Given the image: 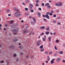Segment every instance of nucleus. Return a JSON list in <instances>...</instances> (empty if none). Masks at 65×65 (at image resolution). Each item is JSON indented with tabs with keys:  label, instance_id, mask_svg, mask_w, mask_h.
Here are the masks:
<instances>
[{
	"label": "nucleus",
	"instance_id": "37",
	"mask_svg": "<svg viewBox=\"0 0 65 65\" xmlns=\"http://www.w3.org/2000/svg\"><path fill=\"white\" fill-rule=\"evenodd\" d=\"M7 12H9V11H10V10L8 9L7 10Z\"/></svg>",
	"mask_w": 65,
	"mask_h": 65
},
{
	"label": "nucleus",
	"instance_id": "39",
	"mask_svg": "<svg viewBox=\"0 0 65 65\" xmlns=\"http://www.w3.org/2000/svg\"><path fill=\"white\" fill-rule=\"evenodd\" d=\"M15 11H19V9L17 8Z\"/></svg>",
	"mask_w": 65,
	"mask_h": 65
},
{
	"label": "nucleus",
	"instance_id": "32",
	"mask_svg": "<svg viewBox=\"0 0 65 65\" xmlns=\"http://www.w3.org/2000/svg\"><path fill=\"white\" fill-rule=\"evenodd\" d=\"M43 20L44 22H46V19L45 18L43 19Z\"/></svg>",
	"mask_w": 65,
	"mask_h": 65
},
{
	"label": "nucleus",
	"instance_id": "47",
	"mask_svg": "<svg viewBox=\"0 0 65 65\" xmlns=\"http://www.w3.org/2000/svg\"><path fill=\"white\" fill-rule=\"evenodd\" d=\"M53 34L54 35H56V32H54L53 33Z\"/></svg>",
	"mask_w": 65,
	"mask_h": 65
},
{
	"label": "nucleus",
	"instance_id": "22",
	"mask_svg": "<svg viewBox=\"0 0 65 65\" xmlns=\"http://www.w3.org/2000/svg\"><path fill=\"white\" fill-rule=\"evenodd\" d=\"M42 40L43 41H45V40H46V39L44 38H42Z\"/></svg>",
	"mask_w": 65,
	"mask_h": 65
},
{
	"label": "nucleus",
	"instance_id": "46",
	"mask_svg": "<svg viewBox=\"0 0 65 65\" xmlns=\"http://www.w3.org/2000/svg\"><path fill=\"white\" fill-rule=\"evenodd\" d=\"M50 15H53V13H50Z\"/></svg>",
	"mask_w": 65,
	"mask_h": 65
},
{
	"label": "nucleus",
	"instance_id": "18",
	"mask_svg": "<svg viewBox=\"0 0 65 65\" xmlns=\"http://www.w3.org/2000/svg\"><path fill=\"white\" fill-rule=\"evenodd\" d=\"M17 40H18V39H17L16 38H15L13 40V41H14V42H15L16 41H17Z\"/></svg>",
	"mask_w": 65,
	"mask_h": 65
},
{
	"label": "nucleus",
	"instance_id": "30",
	"mask_svg": "<svg viewBox=\"0 0 65 65\" xmlns=\"http://www.w3.org/2000/svg\"><path fill=\"white\" fill-rule=\"evenodd\" d=\"M10 48H13V45H11L9 46Z\"/></svg>",
	"mask_w": 65,
	"mask_h": 65
},
{
	"label": "nucleus",
	"instance_id": "21",
	"mask_svg": "<svg viewBox=\"0 0 65 65\" xmlns=\"http://www.w3.org/2000/svg\"><path fill=\"white\" fill-rule=\"evenodd\" d=\"M34 32H32V31L29 34V35H30L31 34H34Z\"/></svg>",
	"mask_w": 65,
	"mask_h": 65
},
{
	"label": "nucleus",
	"instance_id": "58",
	"mask_svg": "<svg viewBox=\"0 0 65 65\" xmlns=\"http://www.w3.org/2000/svg\"><path fill=\"white\" fill-rule=\"evenodd\" d=\"M63 46L65 47V44H63Z\"/></svg>",
	"mask_w": 65,
	"mask_h": 65
},
{
	"label": "nucleus",
	"instance_id": "54",
	"mask_svg": "<svg viewBox=\"0 0 65 65\" xmlns=\"http://www.w3.org/2000/svg\"><path fill=\"white\" fill-rule=\"evenodd\" d=\"M0 47H2V45L1 44H0Z\"/></svg>",
	"mask_w": 65,
	"mask_h": 65
},
{
	"label": "nucleus",
	"instance_id": "43",
	"mask_svg": "<svg viewBox=\"0 0 65 65\" xmlns=\"http://www.w3.org/2000/svg\"><path fill=\"white\" fill-rule=\"evenodd\" d=\"M17 9V8H14V10H15V11H16Z\"/></svg>",
	"mask_w": 65,
	"mask_h": 65
},
{
	"label": "nucleus",
	"instance_id": "23",
	"mask_svg": "<svg viewBox=\"0 0 65 65\" xmlns=\"http://www.w3.org/2000/svg\"><path fill=\"white\" fill-rule=\"evenodd\" d=\"M51 8V6L50 5L48 6H47V8H49V9Z\"/></svg>",
	"mask_w": 65,
	"mask_h": 65
},
{
	"label": "nucleus",
	"instance_id": "3",
	"mask_svg": "<svg viewBox=\"0 0 65 65\" xmlns=\"http://www.w3.org/2000/svg\"><path fill=\"white\" fill-rule=\"evenodd\" d=\"M12 31L13 32L14 34V35H16V34H17V33H16L18 31V30L16 29H13L12 30Z\"/></svg>",
	"mask_w": 65,
	"mask_h": 65
},
{
	"label": "nucleus",
	"instance_id": "19",
	"mask_svg": "<svg viewBox=\"0 0 65 65\" xmlns=\"http://www.w3.org/2000/svg\"><path fill=\"white\" fill-rule=\"evenodd\" d=\"M48 39L49 40V41H50V42H51V38L49 37L48 38Z\"/></svg>",
	"mask_w": 65,
	"mask_h": 65
},
{
	"label": "nucleus",
	"instance_id": "44",
	"mask_svg": "<svg viewBox=\"0 0 65 65\" xmlns=\"http://www.w3.org/2000/svg\"><path fill=\"white\" fill-rule=\"evenodd\" d=\"M43 17L44 18H46V15H43Z\"/></svg>",
	"mask_w": 65,
	"mask_h": 65
},
{
	"label": "nucleus",
	"instance_id": "7",
	"mask_svg": "<svg viewBox=\"0 0 65 65\" xmlns=\"http://www.w3.org/2000/svg\"><path fill=\"white\" fill-rule=\"evenodd\" d=\"M32 19L33 20V21L35 22V23H36V19L34 17H32Z\"/></svg>",
	"mask_w": 65,
	"mask_h": 65
},
{
	"label": "nucleus",
	"instance_id": "6",
	"mask_svg": "<svg viewBox=\"0 0 65 65\" xmlns=\"http://www.w3.org/2000/svg\"><path fill=\"white\" fill-rule=\"evenodd\" d=\"M33 5L31 4H30L29 5V8L30 9L33 8Z\"/></svg>",
	"mask_w": 65,
	"mask_h": 65
},
{
	"label": "nucleus",
	"instance_id": "12",
	"mask_svg": "<svg viewBox=\"0 0 65 65\" xmlns=\"http://www.w3.org/2000/svg\"><path fill=\"white\" fill-rule=\"evenodd\" d=\"M11 27L12 28H14L15 27V25H12L11 26Z\"/></svg>",
	"mask_w": 65,
	"mask_h": 65
},
{
	"label": "nucleus",
	"instance_id": "52",
	"mask_svg": "<svg viewBox=\"0 0 65 65\" xmlns=\"http://www.w3.org/2000/svg\"><path fill=\"white\" fill-rule=\"evenodd\" d=\"M49 54L50 55H51V54H52V52H51L49 53Z\"/></svg>",
	"mask_w": 65,
	"mask_h": 65
},
{
	"label": "nucleus",
	"instance_id": "34",
	"mask_svg": "<svg viewBox=\"0 0 65 65\" xmlns=\"http://www.w3.org/2000/svg\"><path fill=\"white\" fill-rule=\"evenodd\" d=\"M56 42L57 43H58V42H59V40H56Z\"/></svg>",
	"mask_w": 65,
	"mask_h": 65
},
{
	"label": "nucleus",
	"instance_id": "63",
	"mask_svg": "<svg viewBox=\"0 0 65 65\" xmlns=\"http://www.w3.org/2000/svg\"><path fill=\"white\" fill-rule=\"evenodd\" d=\"M22 47V46H19V48H21Z\"/></svg>",
	"mask_w": 65,
	"mask_h": 65
},
{
	"label": "nucleus",
	"instance_id": "20",
	"mask_svg": "<svg viewBox=\"0 0 65 65\" xmlns=\"http://www.w3.org/2000/svg\"><path fill=\"white\" fill-rule=\"evenodd\" d=\"M46 35H48V34H50V32L48 31H46L45 33Z\"/></svg>",
	"mask_w": 65,
	"mask_h": 65
},
{
	"label": "nucleus",
	"instance_id": "9",
	"mask_svg": "<svg viewBox=\"0 0 65 65\" xmlns=\"http://www.w3.org/2000/svg\"><path fill=\"white\" fill-rule=\"evenodd\" d=\"M61 60V58H58L56 59V61L57 62H58L59 61H60Z\"/></svg>",
	"mask_w": 65,
	"mask_h": 65
},
{
	"label": "nucleus",
	"instance_id": "4",
	"mask_svg": "<svg viewBox=\"0 0 65 65\" xmlns=\"http://www.w3.org/2000/svg\"><path fill=\"white\" fill-rule=\"evenodd\" d=\"M56 6H62V3H59L56 4Z\"/></svg>",
	"mask_w": 65,
	"mask_h": 65
},
{
	"label": "nucleus",
	"instance_id": "10",
	"mask_svg": "<svg viewBox=\"0 0 65 65\" xmlns=\"http://www.w3.org/2000/svg\"><path fill=\"white\" fill-rule=\"evenodd\" d=\"M46 18L47 19H50V17L48 15H46Z\"/></svg>",
	"mask_w": 65,
	"mask_h": 65
},
{
	"label": "nucleus",
	"instance_id": "51",
	"mask_svg": "<svg viewBox=\"0 0 65 65\" xmlns=\"http://www.w3.org/2000/svg\"><path fill=\"white\" fill-rule=\"evenodd\" d=\"M22 4H23V5H25V3H22Z\"/></svg>",
	"mask_w": 65,
	"mask_h": 65
},
{
	"label": "nucleus",
	"instance_id": "61",
	"mask_svg": "<svg viewBox=\"0 0 65 65\" xmlns=\"http://www.w3.org/2000/svg\"><path fill=\"white\" fill-rule=\"evenodd\" d=\"M29 57V55H27L26 57L27 58H28V57Z\"/></svg>",
	"mask_w": 65,
	"mask_h": 65
},
{
	"label": "nucleus",
	"instance_id": "24",
	"mask_svg": "<svg viewBox=\"0 0 65 65\" xmlns=\"http://www.w3.org/2000/svg\"><path fill=\"white\" fill-rule=\"evenodd\" d=\"M63 53V51H60L59 52V54H62Z\"/></svg>",
	"mask_w": 65,
	"mask_h": 65
},
{
	"label": "nucleus",
	"instance_id": "62",
	"mask_svg": "<svg viewBox=\"0 0 65 65\" xmlns=\"http://www.w3.org/2000/svg\"><path fill=\"white\" fill-rule=\"evenodd\" d=\"M36 6H38V4H36Z\"/></svg>",
	"mask_w": 65,
	"mask_h": 65
},
{
	"label": "nucleus",
	"instance_id": "16",
	"mask_svg": "<svg viewBox=\"0 0 65 65\" xmlns=\"http://www.w3.org/2000/svg\"><path fill=\"white\" fill-rule=\"evenodd\" d=\"M46 30H47V31H48V30H50V27H47L46 28Z\"/></svg>",
	"mask_w": 65,
	"mask_h": 65
},
{
	"label": "nucleus",
	"instance_id": "53",
	"mask_svg": "<svg viewBox=\"0 0 65 65\" xmlns=\"http://www.w3.org/2000/svg\"><path fill=\"white\" fill-rule=\"evenodd\" d=\"M39 2V1H38V0H37L36 1V3H38V2Z\"/></svg>",
	"mask_w": 65,
	"mask_h": 65
},
{
	"label": "nucleus",
	"instance_id": "5",
	"mask_svg": "<svg viewBox=\"0 0 65 65\" xmlns=\"http://www.w3.org/2000/svg\"><path fill=\"white\" fill-rule=\"evenodd\" d=\"M23 33H24L25 34V33H27V32H28V30L27 29H25L24 30H23Z\"/></svg>",
	"mask_w": 65,
	"mask_h": 65
},
{
	"label": "nucleus",
	"instance_id": "17",
	"mask_svg": "<svg viewBox=\"0 0 65 65\" xmlns=\"http://www.w3.org/2000/svg\"><path fill=\"white\" fill-rule=\"evenodd\" d=\"M43 46L42 45L40 46V49H41V48H43Z\"/></svg>",
	"mask_w": 65,
	"mask_h": 65
},
{
	"label": "nucleus",
	"instance_id": "55",
	"mask_svg": "<svg viewBox=\"0 0 65 65\" xmlns=\"http://www.w3.org/2000/svg\"><path fill=\"white\" fill-rule=\"evenodd\" d=\"M61 24L60 23V22H58V25H60Z\"/></svg>",
	"mask_w": 65,
	"mask_h": 65
},
{
	"label": "nucleus",
	"instance_id": "57",
	"mask_svg": "<svg viewBox=\"0 0 65 65\" xmlns=\"http://www.w3.org/2000/svg\"><path fill=\"white\" fill-rule=\"evenodd\" d=\"M21 23H24V21L23 20H22L21 21Z\"/></svg>",
	"mask_w": 65,
	"mask_h": 65
},
{
	"label": "nucleus",
	"instance_id": "49",
	"mask_svg": "<svg viewBox=\"0 0 65 65\" xmlns=\"http://www.w3.org/2000/svg\"><path fill=\"white\" fill-rule=\"evenodd\" d=\"M50 58H48V59H47V61H50Z\"/></svg>",
	"mask_w": 65,
	"mask_h": 65
},
{
	"label": "nucleus",
	"instance_id": "14",
	"mask_svg": "<svg viewBox=\"0 0 65 65\" xmlns=\"http://www.w3.org/2000/svg\"><path fill=\"white\" fill-rule=\"evenodd\" d=\"M50 5V4L49 3H47V4H45V6H48Z\"/></svg>",
	"mask_w": 65,
	"mask_h": 65
},
{
	"label": "nucleus",
	"instance_id": "40",
	"mask_svg": "<svg viewBox=\"0 0 65 65\" xmlns=\"http://www.w3.org/2000/svg\"><path fill=\"white\" fill-rule=\"evenodd\" d=\"M26 2L28 3V2H29V0H26Z\"/></svg>",
	"mask_w": 65,
	"mask_h": 65
},
{
	"label": "nucleus",
	"instance_id": "8",
	"mask_svg": "<svg viewBox=\"0 0 65 65\" xmlns=\"http://www.w3.org/2000/svg\"><path fill=\"white\" fill-rule=\"evenodd\" d=\"M55 60V59H52L51 60V64H53V63H54V61Z\"/></svg>",
	"mask_w": 65,
	"mask_h": 65
},
{
	"label": "nucleus",
	"instance_id": "28",
	"mask_svg": "<svg viewBox=\"0 0 65 65\" xmlns=\"http://www.w3.org/2000/svg\"><path fill=\"white\" fill-rule=\"evenodd\" d=\"M44 34V32H42L41 34L40 35H41V36L42 35H43Z\"/></svg>",
	"mask_w": 65,
	"mask_h": 65
},
{
	"label": "nucleus",
	"instance_id": "29",
	"mask_svg": "<svg viewBox=\"0 0 65 65\" xmlns=\"http://www.w3.org/2000/svg\"><path fill=\"white\" fill-rule=\"evenodd\" d=\"M13 22H14V21H11V22H10V24H12V23H13Z\"/></svg>",
	"mask_w": 65,
	"mask_h": 65
},
{
	"label": "nucleus",
	"instance_id": "60",
	"mask_svg": "<svg viewBox=\"0 0 65 65\" xmlns=\"http://www.w3.org/2000/svg\"><path fill=\"white\" fill-rule=\"evenodd\" d=\"M23 53L21 52V55H23Z\"/></svg>",
	"mask_w": 65,
	"mask_h": 65
},
{
	"label": "nucleus",
	"instance_id": "48",
	"mask_svg": "<svg viewBox=\"0 0 65 65\" xmlns=\"http://www.w3.org/2000/svg\"><path fill=\"white\" fill-rule=\"evenodd\" d=\"M19 59H17L16 60V61L17 62H18V61H19Z\"/></svg>",
	"mask_w": 65,
	"mask_h": 65
},
{
	"label": "nucleus",
	"instance_id": "33",
	"mask_svg": "<svg viewBox=\"0 0 65 65\" xmlns=\"http://www.w3.org/2000/svg\"><path fill=\"white\" fill-rule=\"evenodd\" d=\"M30 11L31 12H34V10H33V9H31L30 10Z\"/></svg>",
	"mask_w": 65,
	"mask_h": 65
},
{
	"label": "nucleus",
	"instance_id": "27",
	"mask_svg": "<svg viewBox=\"0 0 65 65\" xmlns=\"http://www.w3.org/2000/svg\"><path fill=\"white\" fill-rule=\"evenodd\" d=\"M53 23H54V24H55V23H56V21L55 20H53Z\"/></svg>",
	"mask_w": 65,
	"mask_h": 65
},
{
	"label": "nucleus",
	"instance_id": "26",
	"mask_svg": "<svg viewBox=\"0 0 65 65\" xmlns=\"http://www.w3.org/2000/svg\"><path fill=\"white\" fill-rule=\"evenodd\" d=\"M17 57V54H15L13 55V57Z\"/></svg>",
	"mask_w": 65,
	"mask_h": 65
},
{
	"label": "nucleus",
	"instance_id": "56",
	"mask_svg": "<svg viewBox=\"0 0 65 65\" xmlns=\"http://www.w3.org/2000/svg\"><path fill=\"white\" fill-rule=\"evenodd\" d=\"M3 62H4V61H2L1 62V63H3Z\"/></svg>",
	"mask_w": 65,
	"mask_h": 65
},
{
	"label": "nucleus",
	"instance_id": "13",
	"mask_svg": "<svg viewBox=\"0 0 65 65\" xmlns=\"http://www.w3.org/2000/svg\"><path fill=\"white\" fill-rule=\"evenodd\" d=\"M40 15H41V14L39 12L38 13V17H40Z\"/></svg>",
	"mask_w": 65,
	"mask_h": 65
},
{
	"label": "nucleus",
	"instance_id": "64",
	"mask_svg": "<svg viewBox=\"0 0 65 65\" xmlns=\"http://www.w3.org/2000/svg\"><path fill=\"white\" fill-rule=\"evenodd\" d=\"M8 16H10V14H8Z\"/></svg>",
	"mask_w": 65,
	"mask_h": 65
},
{
	"label": "nucleus",
	"instance_id": "11",
	"mask_svg": "<svg viewBox=\"0 0 65 65\" xmlns=\"http://www.w3.org/2000/svg\"><path fill=\"white\" fill-rule=\"evenodd\" d=\"M40 29L42 30H43V29H45V27L44 26H42L40 28Z\"/></svg>",
	"mask_w": 65,
	"mask_h": 65
},
{
	"label": "nucleus",
	"instance_id": "36",
	"mask_svg": "<svg viewBox=\"0 0 65 65\" xmlns=\"http://www.w3.org/2000/svg\"><path fill=\"white\" fill-rule=\"evenodd\" d=\"M25 15H29V13H26L24 14Z\"/></svg>",
	"mask_w": 65,
	"mask_h": 65
},
{
	"label": "nucleus",
	"instance_id": "50",
	"mask_svg": "<svg viewBox=\"0 0 65 65\" xmlns=\"http://www.w3.org/2000/svg\"><path fill=\"white\" fill-rule=\"evenodd\" d=\"M39 10H41V9L40 8H39Z\"/></svg>",
	"mask_w": 65,
	"mask_h": 65
},
{
	"label": "nucleus",
	"instance_id": "42",
	"mask_svg": "<svg viewBox=\"0 0 65 65\" xmlns=\"http://www.w3.org/2000/svg\"><path fill=\"white\" fill-rule=\"evenodd\" d=\"M45 54H47H47H48V52L46 51L45 52Z\"/></svg>",
	"mask_w": 65,
	"mask_h": 65
},
{
	"label": "nucleus",
	"instance_id": "41",
	"mask_svg": "<svg viewBox=\"0 0 65 65\" xmlns=\"http://www.w3.org/2000/svg\"><path fill=\"white\" fill-rule=\"evenodd\" d=\"M53 17H54V18H55V17H56V14L54 15Z\"/></svg>",
	"mask_w": 65,
	"mask_h": 65
},
{
	"label": "nucleus",
	"instance_id": "59",
	"mask_svg": "<svg viewBox=\"0 0 65 65\" xmlns=\"http://www.w3.org/2000/svg\"><path fill=\"white\" fill-rule=\"evenodd\" d=\"M62 62H64V63H65V60H63V61H62Z\"/></svg>",
	"mask_w": 65,
	"mask_h": 65
},
{
	"label": "nucleus",
	"instance_id": "45",
	"mask_svg": "<svg viewBox=\"0 0 65 65\" xmlns=\"http://www.w3.org/2000/svg\"><path fill=\"white\" fill-rule=\"evenodd\" d=\"M42 6H44V3H42Z\"/></svg>",
	"mask_w": 65,
	"mask_h": 65
},
{
	"label": "nucleus",
	"instance_id": "15",
	"mask_svg": "<svg viewBox=\"0 0 65 65\" xmlns=\"http://www.w3.org/2000/svg\"><path fill=\"white\" fill-rule=\"evenodd\" d=\"M31 24L32 25H34L35 24V23L34 22L32 21L31 22Z\"/></svg>",
	"mask_w": 65,
	"mask_h": 65
},
{
	"label": "nucleus",
	"instance_id": "1",
	"mask_svg": "<svg viewBox=\"0 0 65 65\" xmlns=\"http://www.w3.org/2000/svg\"><path fill=\"white\" fill-rule=\"evenodd\" d=\"M14 15L15 17H19L21 16V13L19 12H15Z\"/></svg>",
	"mask_w": 65,
	"mask_h": 65
},
{
	"label": "nucleus",
	"instance_id": "38",
	"mask_svg": "<svg viewBox=\"0 0 65 65\" xmlns=\"http://www.w3.org/2000/svg\"><path fill=\"white\" fill-rule=\"evenodd\" d=\"M50 14V13L49 12H47L46 13V15H48V14Z\"/></svg>",
	"mask_w": 65,
	"mask_h": 65
},
{
	"label": "nucleus",
	"instance_id": "31",
	"mask_svg": "<svg viewBox=\"0 0 65 65\" xmlns=\"http://www.w3.org/2000/svg\"><path fill=\"white\" fill-rule=\"evenodd\" d=\"M44 48H42L41 50V51L42 52H43V51H44Z\"/></svg>",
	"mask_w": 65,
	"mask_h": 65
},
{
	"label": "nucleus",
	"instance_id": "25",
	"mask_svg": "<svg viewBox=\"0 0 65 65\" xmlns=\"http://www.w3.org/2000/svg\"><path fill=\"white\" fill-rule=\"evenodd\" d=\"M54 48H55V49L56 50H57V47L56 46H55L54 47Z\"/></svg>",
	"mask_w": 65,
	"mask_h": 65
},
{
	"label": "nucleus",
	"instance_id": "35",
	"mask_svg": "<svg viewBox=\"0 0 65 65\" xmlns=\"http://www.w3.org/2000/svg\"><path fill=\"white\" fill-rule=\"evenodd\" d=\"M25 9L26 11H28V8H25Z\"/></svg>",
	"mask_w": 65,
	"mask_h": 65
},
{
	"label": "nucleus",
	"instance_id": "2",
	"mask_svg": "<svg viewBox=\"0 0 65 65\" xmlns=\"http://www.w3.org/2000/svg\"><path fill=\"white\" fill-rule=\"evenodd\" d=\"M41 43V41L39 40L37 41L36 43L37 45V46H39L40 45V44Z\"/></svg>",
	"mask_w": 65,
	"mask_h": 65
}]
</instances>
